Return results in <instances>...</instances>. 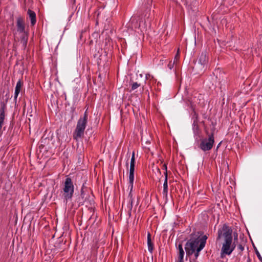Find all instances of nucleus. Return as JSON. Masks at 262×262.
Instances as JSON below:
<instances>
[{"label": "nucleus", "mask_w": 262, "mask_h": 262, "mask_svg": "<svg viewBox=\"0 0 262 262\" xmlns=\"http://www.w3.org/2000/svg\"><path fill=\"white\" fill-rule=\"evenodd\" d=\"M232 230L229 226L224 225L217 232V239H222L223 246L221 249V257L225 255H230L235 248L234 243L232 244Z\"/></svg>", "instance_id": "1"}, {"label": "nucleus", "mask_w": 262, "mask_h": 262, "mask_svg": "<svg viewBox=\"0 0 262 262\" xmlns=\"http://www.w3.org/2000/svg\"><path fill=\"white\" fill-rule=\"evenodd\" d=\"M207 239V236L204 235L201 237L189 239L185 247L186 255L190 256L195 253V256L197 257L199 252L204 248Z\"/></svg>", "instance_id": "2"}, {"label": "nucleus", "mask_w": 262, "mask_h": 262, "mask_svg": "<svg viewBox=\"0 0 262 262\" xmlns=\"http://www.w3.org/2000/svg\"><path fill=\"white\" fill-rule=\"evenodd\" d=\"M81 196L83 199H84V204L90 205V207L87 208H82V210H84L85 211L90 212H94L95 210V202L94 200V195L91 192L90 193L88 192L87 193L82 188L81 190Z\"/></svg>", "instance_id": "3"}, {"label": "nucleus", "mask_w": 262, "mask_h": 262, "mask_svg": "<svg viewBox=\"0 0 262 262\" xmlns=\"http://www.w3.org/2000/svg\"><path fill=\"white\" fill-rule=\"evenodd\" d=\"M74 191V187L70 178H67L64 183L63 196L64 201L67 202L71 200Z\"/></svg>", "instance_id": "4"}, {"label": "nucleus", "mask_w": 262, "mask_h": 262, "mask_svg": "<svg viewBox=\"0 0 262 262\" xmlns=\"http://www.w3.org/2000/svg\"><path fill=\"white\" fill-rule=\"evenodd\" d=\"M214 143V135L212 133L208 138H204L201 140L199 147L204 151H208L212 148Z\"/></svg>", "instance_id": "5"}, {"label": "nucleus", "mask_w": 262, "mask_h": 262, "mask_svg": "<svg viewBox=\"0 0 262 262\" xmlns=\"http://www.w3.org/2000/svg\"><path fill=\"white\" fill-rule=\"evenodd\" d=\"M135 151H133L132 154V157L130 159V167H129V184H130L131 187H132L133 185H134V172H135Z\"/></svg>", "instance_id": "6"}, {"label": "nucleus", "mask_w": 262, "mask_h": 262, "mask_svg": "<svg viewBox=\"0 0 262 262\" xmlns=\"http://www.w3.org/2000/svg\"><path fill=\"white\" fill-rule=\"evenodd\" d=\"M133 188L134 185H133L132 187H131L130 184L128 185V189L129 190V192L127 198L128 204L127 205V210H126V211L128 212V213H131L132 212H136V209H133V203L134 201L135 198V195L133 192Z\"/></svg>", "instance_id": "7"}, {"label": "nucleus", "mask_w": 262, "mask_h": 262, "mask_svg": "<svg viewBox=\"0 0 262 262\" xmlns=\"http://www.w3.org/2000/svg\"><path fill=\"white\" fill-rule=\"evenodd\" d=\"M87 120L88 115L86 111H85L83 117L82 118H80L78 120L76 126L85 130L86 125L87 123Z\"/></svg>", "instance_id": "8"}, {"label": "nucleus", "mask_w": 262, "mask_h": 262, "mask_svg": "<svg viewBox=\"0 0 262 262\" xmlns=\"http://www.w3.org/2000/svg\"><path fill=\"white\" fill-rule=\"evenodd\" d=\"M156 81L157 80L152 75L149 74H146L144 83H146L150 88L156 82Z\"/></svg>", "instance_id": "9"}, {"label": "nucleus", "mask_w": 262, "mask_h": 262, "mask_svg": "<svg viewBox=\"0 0 262 262\" xmlns=\"http://www.w3.org/2000/svg\"><path fill=\"white\" fill-rule=\"evenodd\" d=\"M16 27L18 32H24L25 31L24 20L21 17H18L17 18Z\"/></svg>", "instance_id": "10"}, {"label": "nucleus", "mask_w": 262, "mask_h": 262, "mask_svg": "<svg viewBox=\"0 0 262 262\" xmlns=\"http://www.w3.org/2000/svg\"><path fill=\"white\" fill-rule=\"evenodd\" d=\"M208 61V57H207L206 53H202L199 57L198 64L200 65L202 68H204L205 66L207 65Z\"/></svg>", "instance_id": "11"}, {"label": "nucleus", "mask_w": 262, "mask_h": 262, "mask_svg": "<svg viewBox=\"0 0 262 262\" xmlns=\"http://www.w3.org/2000/svg\"><path fill=\"white\" fill-rule=\"evenodd\" d=\"M84 132V129L76 126L73 134V138L77 141L78 140L83 136Z\"/></svg>", "instance_id": "12"}, {"label": "nucleus", "mask_w": 262, "mask_h": 262, "mask_svg": "<svg viewBox=\"0 0 262 262\" xmlns=\"http://www.w3.org/2000/svg\"><path fill=\"white\" fill-rule=\"evenodd\" d=\"M27 14L28 15V18L31 21V26H33L36 23V15L35 12L33 11L28 9L27 11Z\"/></svg>", "instance_id": "13"}, {"label": "nucleus", "mask_w": 262, "mask_h": 262, "mask_svg": "<svg viewBox=\"0 0 262 262\" xmlns=\"http://www.w3.org/2000/svg\"><path fill=\"white\" fill-rule=\"evenodd\" d=\"M164 182L163 184V190L162 191V194L164 197H167L168 195V176L166 172H164Z\"/></svg>", "instance_id": "14"}, {"label": "nucleus", "mask_w": 262, "mask_h": 262, "mask_svg": "<svg viewBox=\"0 0 262 262\" xmlns=\"http://www.w3.org/2000/svg\"><path fill=\"white\" fill-rule=\"evenodd\" d=\"M23 85V83L20 80H19L16 83L15 88V92H14V99L15 100H17V97L18 96V94H19L20 92V90L21 88V86Z\"/></svg>", "instance_id": "15"}, {"label": "nucleus", "mask_w": 262, "mask_h": 262, "mask_svg": "<svg viewBox=\"0 0 262 262\" xmlns=\"http://www.w3.org/2000/svg\"><path fill=\"white\" fill-rule=\"evenodd\" d=\"M147 239L148 250L150 253H152V250L154 249V244H152V243L151 242V234L149 232H148V233H147Z\"/></svg>", "instance_id": "16"}, {"label": "nucleus", "mask_w": 262, "mask_h": 262, "mask_svg": "<svg viewBox=\"0 0 262 262\" xmlns=\"http://www.w3.org/2000/svg\"><path fill=\"white\" fill-rule=\"evenodd\" d=\"M5 108L4 107H1L0 108V124H3L5 119Z\"/></svg>", "instance_id": "17"}, {"label": "nucleus", "mask_w": 262, "mask_h": 262, "mask_svg": "<svg viewBox=\"0 0 262 262\" xmlns=\"http://www.w3.org/2000/svg\"><path fill=\"white\" fill-rule=\"evenodd\" d=\"M184 251H179V262H184Z\"/></svg>", "instance_id": "18"}, {"label": "nucleus", "mask_w": 262, "mask_h": 262, "mask_svg": "<svg viewBox=\"0 0 262 262\" xmlns=\"http://www.w3.org/2000/svg\"><path fill=\"white\" fill-rule=\"evenodd\" d=\"M186 5L188 6H194L197 3V0H186Z\"/></svg>", "instance_id": "19"}, {"label": "nucleus", "mask_w": 262, "mask_h": 262, "mask_svg": "<svg viewBox=\"0 0 262 262\" xmlns=\"http://www.w3.org/2000/svg\"><path fill=\"white\" fill-rule=\"evenodd\" d=\"M141 83H138L137 82H133L132 84V90H135L141 85Z\"/></svg>", "instance_id": "20"}, {"label": "nucleus", "mask_w": 262, "mask_h": 262, "mask_svg": "<svg viewBox=\"0 0 262 262\" xmlns=\"http://www.w3.org/2000/svg\"><path fill=\"white\" fill-rule=\"evenodd\" d=\"M179 57H180V55H179V50L178 51V52L176 54V55H175V57H174V62L176 61H177V60L179 59Z\"/></svg>", "instance_id": "21"}, {"label": "nucleus", "mask_w": 262, "mask_h": 262, "mask_svg": "<svg viewBox=\"0 0 262 262\" xmlns=\"http://www.w3.org/2000/svg\"><path fill=\"white\" fill-rule=\"evenodd\" d=\"M237 249L238 250H239L240 251H243L244 249V247L241 244H239V245H238L237 246Z\"/></svg>", "instance_id": "22"}, {"label": "nucleus", "mask_w": 262, "mask_h": 262, "mask_svg": "<svg viewBox=\"0 0 262 262\" xmlns=\"http://www.w3.org/2000/svg\"><path fill=\"white\" fill-rule=\"evenodd\" d=\"M256 255L258 258V259H259V260L262 262V257L261 256L260 253L258 252H256Z\"/></svg>", "instance_id": "23"}, {"label": "nucleus", "mask_w": 262, "mask_h": 262, "mask_svg": "<svg viewBox=\"0 0 262 262\" xmlns=\"http://www.w3.org/2000/svg\"><path fill=\"white\" fill-rule=\"evenodd\" d=\"M178 249L179 251H184L182 247V245L181 244H179L178 246Z\"/></svg>", "instance_id": "24"}, {"label": "nucleus", "mask_w": 262, "mask_h": 262, "mask_svg": "<svg viewBox=\"0 0 262 262\" xmlns=\"http://www.w3.org/2000/svg\"><path fill=\"white\" fill-rule=\"evenodd\" d=\"M173 63H171V61L169 63V64H168V67L169 68V69H171L173 68Z\"/></svg>", "instance_id": "25"}, {"label": "nucleus", "mask_w": 262, "mask_h": 262, "mask_svg": "<svg viewBox=\"0 0 262 262\" xmlns=\"http://www.w3.org/2000/svg\"><path fill=\"white\" fill-rule=\"evenodd\" d=\"M31 214H27V215L24 217V219H26L27 218H29V219L32 218L31 216Z\"/></svg>", "instance_id": "26"}, {"label": "nucleus", "mask_w": 262, "mask_h": 262, "mask_svg": "<svg viewBox=\"0 0 262 262\" xmlns=\"http://www.w3.org/2000/svg\"><path fill=\"white\" fill-rule=\"evenodd\" d=\"M163 169L165 170V172H166L167 173V165L166 164H164L163 165Z\"/></svg>", "instance_id": "27"}, {"label": "nucleus", "mask_w": 262, "mask_h": 262, "mask_svg": "<svg viewBox=\"0 0 262 262\" xmlns=\"http://www.w3.org/2000/svg\"><path fill=\"white\" fill-rule=\"evenodd\" d=\"M23 40L24 41V44L25 45V46H26L27 42V39L25 37H24L23 38Z\"/></svg>", "instance_id": "28"}, {"label": "nucleus", "mask_w": 262, "mask_h": 262, "mask_svg": "<svg viewBox=\"0 0 262 262\" xmlns=\"http://www.w3.org/2000/svg\"><path fill=\"white\" fill-rule=\"evenodd\" d=\"M84 205V208H87V207H90L91 206L90 205H88V204H83Z\"/></svg>", "instance_id": "29"}, {"label": "nucleus", "mask_w": 262, "mask_h": 262, "mask_svg": "<svg viewBox=\"0 0 262 262\" xmlns=\"http://www.w3.org/2000/svg\"><path fill=\"white\" fill-rule=\"evenodd\" d=\"M108 217H109V218H111L112 217V216L111 215V214H108Z\"/></svg>", "instance_id": "30"}, {"label": "nucleus", "mask_w": 262, "mask_h": 262, "mask_svg": "<svg viewBox=\"0 0 262 262\" xmlns=\"http://www.w3.org/2000/svg\"><path fill=\"white\" fill-rule=\"evenodd\" d=\"M113 219H114V214H113Z\"/></svg>", "instance_id": "31"}, {"label": "nucleus", "mask_w": 262, "mask_h": 262, "mask_svg": "<svg viewBox=\"0 0 262 262\" xmlns=\"http://www.w3.org/2000/svg\"><path fill=\"white\" fill-rule=\"evenodd\" d=\"M237 235H236V237H234V239L236 238L237 239Z\"/></svg>", "instance_id": "32"}, {"label": "nucleus", "mask_w": 262, "mask_h": 262, "mask_svg": "<svg viewBox=\"0 0 262 262\" xmlns=\"http://www.w3.org/2000/svg\"><path fill=\"white\" fill-rule=\"evenodd\" d=\"M126 166H128V163H126Z\"/></svg>", "instance_id": "33"}]
</instances>
